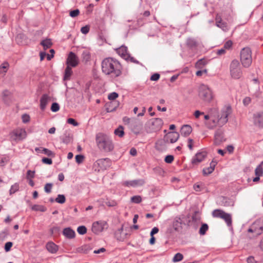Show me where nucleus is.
Returning <instances> with one entry per match:
<instances>
[{"label": "nucleus", "mask_w": 263, "mask_h": 263, "mask_svg": "<svg viewBox=\"0 0 263 263\" xmlns=\"http://www.w3.org/2000/svg\"><path fill=\"white\" fill-rule=\"evenodd\" d=\"M101 68L103 73L111 78H117L121 74V66L120 63L111 58H105L102 61Z\"/></svg>", "instance_id": "f257e3e1"}, {"label": "nucleus", "mask_w": 263, "mask_h": 263, "mask_svg": "<svg viewBox=\"0 0 263 263\" xmlns=\"http://www.w3.org/2000/svg\"><path fill=\"white\" fill-rule=\"evenodd\" d=\"M96 140L97 144L101 150L109 152L114 149V146L112 140L107 135L99 133L96 135Z\"/></svg>", "instance_id": "f03ea898"}, {"label": "nucleus", "mask_w": 263, "mask_h": 263, "mask_svg": "<svg viewBox=\"0 0 263 263\" xmlns=\"http://www.w3.org/2000/svg\"><path fill=\"white\" fill-rule=\"evenodd\" d=\"M199 97L206 102H210L214 99V94L212 90L208 85L201 84L198 88Z\"/></svg>", "instance_id": "7ed1b4c3"}, {"label": "nucleus", "mask_w": 263, "mask_h": 263, "mask_svg": "<svg viewBox=\"0 0 263 263\" xmlns=\"http://www.w3.org/2000/svg\"><path fill=\"white\" fill-rule=\"evenodd\" d=\"M240 61L243 67H249L252 63V53L249 47L243 48L240 53Z\"/></svg>", "instance_id": "20e7f679"}, {"label": "nucleus", "mask_w": 263, "mask_h": 263, "mask_svg": "<svg viewBox=\"0 0 263 263\" xmlns=\"http://www.w3.org/2000/svg\"><path fill=\"white\" fill-rule=\"evenodd\" d=\"M163 123V121L160 118L152 119L147 122L145 128L148 133L155 132L161 129Z\"/></svg>", "instance_id": "39448f33"}, {"label": "nucleus", "mask_w": 263, "mask_h": 263, "mask_svg": "<svg viewBox=\"0 0 263 263\" xmlns=\"http://www.w3.org/2000/svg\"><path fill=\"white\" fill-rule=\"evenodd\" d=\"M231 77L234 79H239L242 75L240 63L237 60H233L230 65Z\"/></svg>", "instance_id": "423d86ee"}, {"label": "nucleus", "mask_w": 263, "mask_h": 263, "mask_svg": "<svg viewBox=\"0 0 263 263\" xmlns=\"http://www.w3.org/2000/svg\"><path fill=\"white\" fill-rule=\"evenodd\" d=\"M212 216L213 217L219 218L224 220L228 227L232 226V219L230 214L226 213L221 210L216 209L213 211Z\"/></svg>", "instance_id": "0eeeda50"}, {"label": "nucleus", "mask_w": 263, "mask_h": 263, "mask_svg": "<svg viewBox=\"0 0 263 263\" xmlns=\"http://www.w3.org/2000/svg\"><path fill=\"white\" fill-rule=\"evenodd\" d=\"M108 228V224L106 221L100 220L95 221L92 223L91 230L94 233L99 234L106 230Z\"/></svg>", "instance_id": "6e6552de"}, {"label": "nucleus", "mask_w": 263, "mask_h": 263, "mask_svg": "<svg viewBox=\"0 0 263 263\" xmlns=\"http://www.w3.org/2000/svg\"><path fill=\"white\" fill-rule=\"evenodd\" d=\"M232 112L231 107L229 105L225 106L221 111V116L218 118V124L221 126L228 121V116Z\"/></svg>", "instance_id": "1a4fd4ad"}, {"label": "nucleus", "mask_w": 263, "mask_h": 263, "mask_svg": "<svg viewBox=\"0 0 263 263\" xmlns=\"http://www.w3.org/2000/svg\"><path fill=\"white\" fill-rule=\"evenodd\" d=\"M10 136L13 140H22L26 138L27 133L25 129L17 128L10 133Z\"/></svg>", "instance_id": "9d476101"}, {"label": "nucleus", "mask_w": 263, "mask_h": 263, "mask_svg": "<svg viewBox=\"0 0 263 263\" xmlns=\"http://www.w3.org/2000/svg\"><path fill=\"white\" fill-rule=\"evenodd\" d=\"M110 165V161L108 158L101 159L98 160L94 164V167L96 168L95 170L99 172L100 171H104L106 170L109 167Z\"/></svg>", "instance_id": "9b49d317"}, {"label": "nucleus", "mask_w": 263, "mask_h": 263, "mask_svg": "<svg viewBox=\"0 0 263 263\" xmlns=\"http://www.w3.org/2000/svg\"><path fill=\"white\" fill-rule=\"evenodd\" d=\"M226 140L223 129L221 128L217 129L214 135V144L216 146H218L225 142Z\"/></svg>", "instance_id": "f8f14e48"}, {"label": "nucleus", "mask_w": 263, "mask_h": 263, "mask_svg": "<svg viewBox=\"0 0 263 263\" xmlns=\"http://www.w3.org/2000/svg\"><path fill=\"white\" fill-rule=\"evenodd\" d=\"M79 59L78 57L72 52H70L66 60L67 66L76 67L78 65Z\"/></svg>", "instance_id": "ddd939ff"}, {"label": "nucleus", "mask_w": 263, "mask_h": 263, "mask_svg": "<svg viewBox=\"0 0 263 263\" xmlns=\"http://www.w3.org/2000/svg\"><path fill=\"white\" fill-rule=\"evenodd\" d=\"M207 154L205 152L197 153L192 158V163L194 165H197L201 162L206 157Z\"/></svg>", "instance_id": "4468645a"}, {"label": "nucleus", "mask_w": 263, "mask_h": 263, "mask_svg": "<svg viewBox=\"0 0 263 263\" xmlns=\"http://www.w3.org/2000/svg\"><path fill=\"white\" fill-rule=\"evenodd\" d=\"M254 124L259 127H263V112H258L253 115Z\"/></svg>", "instance_id": "2eb2a0df"}, {"label": "nucleus", "mask_w": 263, "mask_h": 263, "mask_svg": "<svg viewBox=\"0 0 263 263\" xmlns=\"http://www.w3.org/2000/svg\"><path fill=\"white\" fill-rule=\"evenodd\" d=\"M249 232L254 233L255 235L257 236L261 234L263 232V227L259 224V222H255L248 230Z\"/></svg>", "instance_id": "dca6fc26"}, {"label": "nucleus", "mask_w": 263, "mask_h": 263, "mask_svg": "<svg viewBox=\"0 0 263 263\" xmlns=\"http://www.w3.org/2000/svg\"><path fill=\"white\" fill-rule=\"evenodd\" d=\"M216 25L224 31H227L229 30V27L226 23L222 21L221 15L217 14L215 18Z\"/></svg>", "instance_id": "f3484780"}, {"label": "nucleus", "mask_w": 263, "mask_h": 263, "mask_svg": "<svg viewBox=\"0 0 263 263\" xmlns=\"http://www.w3.org/2000/svg\"><path fill=\"white\" fill-rule=\"evenodd\" d=\"M144 183L143 180H134L132 181H126L123 182V185L128 187H136L142 185Z\"/></svg>", "instance_id": "a211bd4d"}, {"label": "nucleus", "mask_w": 263, "mask_h": 263, "mask_svg": "<svg viewBox=\"0 0 263 263\" xmlns=\"http://www.w3.org/2000/svg\"><path fill=\"white\" fill-rule=\"evenodd\" d=\"M179 138V134L177 132H171L166 137L167 141L171 143L176 142Z\"/></svg>", "instance_id": "6ab92c4d"}, {"label": "nucleus", "mask_w": 263, "mask_h": 263, "mask_svg": "<svg viewBox=\"0 0 263 263\" xmlns=\"http://www.w3.org/2000/svg\"><path fill=\"white\" fill-rule=\"evenodd\" d=\"M205 125L209 129H213L218 124V118L211 117V119L205 122Z\"/></svg>", "instance_id": "aec40b11"}, {"label": "nucleus", "mask_w": 263, "mask_h": 263, "mask_svg": "<svg viewBox=\"0 0 263 263\" xmlns=\"http://www.w3.org/2000/svg\"><path fill=\"white\" fill-rule=\"evenodd\" d=\"M63 234L64 236L68 239H72L74 238L76 235L75 232L70 228H66L64 229L63 231Z\"/></svg>", "instance_id": "412c9836"}, {"label": "nucleus", "mask_w": 263, "mask_h": 263, "mask_svg": "<svg viewBox=\"0 0 263 263\" xmlns=\"http://www.w3.org/2000/svg\"><path fill=\"white\" fill-rule=\"evenodd\" d=\"M46 247L47 250L52 254L56 253L59 250L58 246L53 242H48Z\"/></svg>", "instance_id": "4be33fe9"}, {"label": "nucleus", "mask_w": 263, "mask_h": 263, "mask_svg": "<svg viewBox=\"0 0 263 263\" xmlns=\"http://www.w3.org/2000/svg\"><path fill=\"white\" fill-rule=\"evenodd\" d=\"M192 128L189 125H184L181 128L180 133L183 136L186 137L189 136L192 132Z\"/></svg>", "instance_id": "5701e85b"}, {"label": "nucleus", "mask_w": 263, "mask_h": 263, "mask_svg": "<svg viewBox=\"0 0 263 263\" xmlns=\"http://www.w3.org/2000/svg\"><path fill=\"white\" fill-rule=\"evenodd\" d=\"M50 100V97L47 95H43L40 100V107L42 110H44L46 105Z\"/></svg>", "instance_id": "b1692460"}, {"label": "nucleus", "mask_w": 263, "mask_h": 263, "mask_svg": "<svg viewBox=\"0 0 263 263\" xmlns=\"http://www.w3.org/2000/svg\"><path fill=\"white\" fill-rule=\"evenodd\" d=\"M92 248L90 245H83V246H81V247L78 248L77 249V251L79 253L87 254L91 250H92Z\"/></svg>", "instance_id": "393cba45"}, {"label": "nucleus", "mask_w": 263, "mask_h": 263, "mask_svg": "<svg viewBox=\"0 0 263 263\" xmlns=\"http://www.w3.org/2000/svg\"><path fill=\"white\" fill-rule=\"evenodd\" d=\"M61 139L63 143L68 144L72 141V137L69 132H66L62 136Z\"/></svg>", "instance_id": "a878e982"}, {"label": "nucleus", "mask_w": 263, "mask_h": 263, "mask_svg": "<svg viewBox=\"0 0 263 263\" xmlns=\"http://www.w3.org/2000/svg\"><path fill=\"white\" fill-rule=\"evenodd\" d=\"M35 151L37 153H44L48 156H53L54 154L50 150L43 147H36Z\"/></svg>", "instance_id": "bb28decb"}, {"label": "nucleus", "mask_w": 263, "mask_h": 263, "mask_svg": "<svg viewBox=\"0 0 263 263\" xmlns=\"http://www.w3.org/2000/svg\"><path fill=\"white\" fill-rule=\"evenodd\" d=\"M155 148L159 151H163L165 149V145L163 140H158L155 144Z\"/></svg>", "instance_id": "cd10ccee"}, {"label": "nucleus", "mask_w": 263, "mask_h": 263, "mask_svg": "<svg viewBox=\"0 0 263 263\" xmlns=\"http://www.w3.org/2000/svg\"><path fill=\"white\" fill-rule=\"evenodd\" d=\"M182 220L180 217H176L173 222V227L176 230H178L181 228Z\"/></svg>", "instance_id": "c85d7f7f"}, {"label": "nucleus", "mask_w": 263, "mask_h": 263, "mask_svg": "<svg viewBox=\"0 0 263 263\" xmlns=\"http://www.w3.org/2000/svg\"><path fill=\"white\" fill-rule=\"evenodd\" d=\"M52 44L51 40L49 39L43 40L41 43V45L43 47L44 50L49 48Z\"/></svg>", "instance_id": "c756f323"}, {"label": "nucleus", "mask_w": 263, "mask_h": 263, "mask_svg": "<svg viewBox=\"0 0 263 263\" xmlns=\"http://www.w3.org/2000/svg\"><path fill=\"white\" fill-rule=\"evenodd\" d=\"M72 73V71L71 67L67 66L65 70V74L64 77V80L67 81L69 80L70 78V77Z\"/></svg>", "instance_id": "7c9ffc66"}, {"label": "nucleus", "mask_w": 263, "mask_h": 263, "mask_svg": "<svg viewBox=\"0 0 263 263\" xmlns=\"http://www.w3.org/2000/svg\"><path fill=\"white\" fill-rule=\"evenodd\" d=\"M214 167H215V164H212V163H211L210 167L205 168L203 170V171H202L203 174L204 175H208L209 174H210L214 170Z\"/></svg>", "instance_id": "2f4dec72"}, {"label": "nucleus", "mask_w": 263, "mask_h": 263, "mask_svg": "<svg viewBox=\"0 0 263 263\" xmlns=\"http://www.w3.org/2000/svg\"><path fill=\"white\" fill-rule=\"evenodd\" d=\"M123 231V228H121L119 229L118 231L116 232L115 236L118 240L119 241H124V239L125 238V236H122L121 233Z\"/></svg>", "instance_id": "473e14b6"}, {"label": "nucleus", "mask_w": 263, "mask_h": 263, "mask_svg": "<svg viewBox=\"0 0 263 263\" xmlns=\"http://www.w3.org/2000/svg\"><path fill=\"white\" fill-rule=\"evenodd\" d=\"M114 134L116 136H119V137H123L124 135L123 127L122 126H120L118 128L115 130Z\"/></svg>", "instance_id": "72a5a7b5"}, {"label": "nucleus", "mask_w": 263, "mask_h": 263, "mask_svg": "<svg viewBox=\"0 0 263 263\" xmlns=\"http://www.w3.org/2000/svg\"><path fill=\"white\" fill-rule=\"evenodd\" d=\"M31 209L35 211L45 212L46 208L42 205L35 204L31 207Z\"/></svg>", "instance_id": "f704fd0d"}, {"label": "nucleus", "mask_w": 263, "mask_h": 263, "mask_svg": "<svg viewBox=\"0 0 263 263\" xmlns=\"http://www.w3.org/2000/svg\"><path fill=\"white\" fill-rule=\"evenodd\" d=\"M66 198L64 195L59 194L55 199V201L57 203L63 204L65 202Z\"/></svg>", "instance_id": "c9c22d12"}, {"label": "nucleus", "mask_w": 263, "mask_h": 263, "mask_svg": "<svg viewBox=\"0 0 263 263\" xmlns=\"http://www.w3.org/2000/svg\"><path fill=\"white\" fill-rule=\"evenodd\" d=\"M9 64L8 63H4L0 66V74H4L7 71Z\"/></svg>", "instance_id": "e433bc0d"}, {"label": "nucleus", "mask_w": 263, "mask_h": 263, "mask_svg": "<svg viewBox=\"0 0 263 263\" xmlns=\"http://www.w3.org/2000/svg\"><path fill=\"white\" fill-rule=\"evenodd\" d=\"M206 64V61L204 59L198 60L196 63V67L198 69L202 68Z\"/></svg>", "instance_id": "4c0bfd02"}, {"label": "nucleus", "mask_w": 263, "mask_h": 263, "mask_svg": "<svg viewBox=\"0 0 263 263\" xmlns=\"http://www.w3.org/2000/svg\"><path fill=\"white\" fill-rule=\"evenodd\" d=\"M187 44L191 47H194L197 46L198 43L194 39H189L187 41Z\"/></svg>", "instance_id": "58836bf2"}, {"label": "nucleus", "mask_w": 263, "mask_h": 263, "mask_svg": "<svg viewBox=\"0 0 263 263\" xmlns=\"http://www.w3.org/2000/svg\"><path fill=\"white\" fill-rule=\"evenodd\" d=\"M255 173L257 176H261L263 174V170L261 164L259 165L255 170Z\"/></svg>", "instance_id": "ea45409f"}, {"label": "nucleus", "mask_w": 263, "mask_h": 263, "mask_svg": "<svg viewBox=\"0 0 263 263\" xmlns=\"http://www.w3.org/2000/svg\"><path fill=\"white\" fill-rule=\"evenodd\" d=\"M183 255L180 253H178L176 254H175V255L173 257V262H178V261L182 260L183 259Z\"/></svg>", "instance_id": "a19ab883"}, {"label": "nucleus", "mask_w": 263, "mask_h": 263, "mask_svg": "<svg viewBox=\"0 0 263 263\" xmlns=\"http://www.w3.org/2000/svg\"><path fill=\"white\" fill-rule=\"evenodd\" d=\"M208 226L206 224H203L199 230V233L201 235H204L208 230Z\"/></svg>", "instance_id": "79ce46f5"}, {"label": "nucleus", "mask_w": 263, "mask_h": 263, "mask_svg": "<svg viewBox=\"0 0 263 263\" xmlns=\"http://www.w3.org/2000/svg\"><path fill=\"white\" fill-rule=\"evenodd\" d=\"M19 189V185L17 183H15L13 185H12L10 189V194H14L16 191H17Z\"/></svg>", "instance_id": "37998d69"}, {"label": "nucleus", "mask_w": 263, "mask_h": 263, "mask_svg": "<svg viewBox=\"0 0 263 263\" xmlns=\"http://www.w3.org/2000/svg\"><path fill=\"white\" fill-rule=\"evenodd\" d=\"M77 231L79 234L83 235L86 233L87 229L85 226H80L78 228Z\"/></svg>", "instance_id": "c03bdc74"}, {"label": "nucleus", "mask_w": 263, "mask_h": 263, "mask_svg": "<svg viewBox=\"0 0 263 263\" xmlns=\"http://www.w3.org/2000/svg\"><path fill=\"white\" fill-rule=\"evenodd\" d=\"M53 184L51 183H46L44 186V191L47 193H50L51 191Z\"/></svg>", "instance_id": "a18cd8bd"}, {"label": "nucleus", "mask_w": 263, "mask_h": 263, "mask_svg": "<svg viewBox=\"0 0 263 263\" xmlns=\"http://www.w3.org/2000/svg\"><path fill=\"white\" fill-rule=\"evenodd\" d=\"M131 201L136 203H139L142 201V198L140 196H134L131 198Z\"/></svg>", "instance_id": "49530a36"}, {"label": "nucleus", "mask_w": 263, "mask_h": 263, "mask_svg": "<svg viewBox=\"0 0 263 263\" xmlns=\"http://www.w3.org/2000/svg\"><path fill=\"white\" fill-rule=\"evenodd\" d=\"M60 109L59 105L57 103H53L51 107V110L53 112H57Z\"/></svg>", "instance_id": "de8ad7c7"}, {"label": "nucleus", "mask_w": 263, "mask_h": 263, "mask_svg": "<svg viewBox=\"0 0 263 263\" xmlns=\"http://www.w3.org/2000/svg\"><path fill=\"white\" fill-rule=\"evenodd\" d=\"M174 158L172 155H167L165 157L164 161L167 163H171L174 161Z\"/></svg>", "instance_id": "09e8293b"}, {"label": "nucleus", "mask_w": 263, "mask_h": 263, "mask_svg": "<svg viewBox=\"0 0 263 263\" xmlns=\"http://www.w3.org/2000/svg\"><path fill=\"white\" fill-rule=\"evenodd\" d=\"M84 159V156L81 155H78L76 156V161L79 164L81 163L83 161Z\"/></svg>", "instance_id": "8fccbe9b"}, {"label": "nucleus", "mask_w": 263, "mask_h": 263, "mask_svg": "<svg viewBox=\"0 0 263 263\" xmlns=\"http://www.w3.org/2000/svg\"><path fill=\"white\" fill-rule=\"evenodd\" d=\"M13 243L12 242L9 241L5 243V250L6 252H9L11 247H12Z\"/></svg>", "instance_id": "3c124183"}, {"label": "nucleus", "mask_w": 263, "mask_h": 263, "mask_svg": "<svg viewBox=\"0 0 263 263\" xmlns=\"http://www.w3.org/2000/svg\"><path fill=\"white\" fill-rule=\"evenodd\" d=\"M80 13V11L78 9H76L72 11H71L69 13V15L72 17H74L77 16Z\"/></svg>", "instance_id": "603ef678"}, {"label": "nucleus", "mask_w": 263, "mask_h": 263, "mask_svg": "<svg viewBox=\"0 0 263 263\" xmlns=\"http://www.w3.org/2000/svg\"><path fill=\"white\" fill-rule=\"evenodd\" d=\"M118 97V94L116 92H112L110 93L108 96V98L110 100H114L117 98Z\"/></svg>", "instance_id": "864d4df0"}, {"label": "nucleus", "mask_w": 263, "mask_h": 263, "mask_svg": "<svg viewBox=\"0 0 263 263\" xmlns=\"http://www.w3.org/2000/svg\"><path fill=\"white\" fill-rule=\"evenodd\" d=\"M232 42L231 41H227L224 45L223 48L225 49H230L232 46Z\"/></svg>", "instance_id": "5fc2aeb1"}, {"label": "nucleus", "mask_w": 263, "mask_h": 263, "mask_svg": "<svg viewBox=\"0 0 263 263\" xmlns=\"http://www.w3.org/2000/svg\"><path fill=\"white\" fill-rule=\"evenodd\" d=\"M67 123L72 124L73 126H77L78 125V123L76 122V121L72 118H69L67 120Z\"/></svg>", "instance_id": "6e6d98bb"}, {"label": "nucleus", "mask_w": 263, "mask_h": 263, "mask_svg": "<svg viewBox=\"0 0 263 263\" xmlns=\"http://www.w3.org/2000/svg\"><path fill=\"white\" fill-rule=\"evenodd\" d=\"M22 119L24 123H27L30 120V117L29 115L25 114L22 116Z\"/></svg>", "instance_id": "4d7b16f0"}, {"label": "nucleus", "mask_w": 263, "mask_h": 263, "mask_svg": "<svg viewBox=\"0 0 263 263\" xmlns=\"http://www.w3.org/2000/svg\"><path fill=\"white\" fill-rule=\"evenodd\" d=\"M194 189L197 192L201 191L202 189V185L199 184H196L194 185Z\"/></svg>", "instance_id": "13d9d810"}, {"label": "nucleus", "mask_w": 263, "mask_h": 263, "mask_svg": "<svg viewBox=\"0 0 263 263\" xmlns=\"http://www.w3.org/2000/svg\"><path fill=\"white\" fill-rule=\"evenodd\" d=\"M251 102V99L250 97H246L243 100V103L245 105H249Z\"/></svg>", "instance_id": "bf43d9fd"}, {"label": "nucleus", "mask_w": 263, "mask_h": 263, "mask_svg": "<svg viewBox=\"0 0 263 263\" xmlns=\"http://www.w3.org/2000/svg\"><path fill=\"white\" fill-rule=\"evenodd\" d=\"M160 78V74L158 73H155L153 74L151 77V80L152 81H158Z\"/></svg>", "instance_id": "052dcab7"}, {"label": "nucleus", "mask_w": 263, "mask_h": 263, "mask_svg": "<svg viewBox=\"0 0 263 263\" xmlns=\"http://www.w3.org/2000/svg\"><path fill=\"white\" fill-rule=\"evenodd\" d=\"M42 161L44 163L47 164H51L52 163V160L47 158H43Z\"/></svg>", "instance_id": "680f3d73"}, {"label": "nucleus", "mask_w": 263, "mask_h": 263, "mask_svg": "<svg viewBox=\"0 0 263 263\" xmlns=\"http://www.w3.org/2000/svg\"><path fill=\"white\" fill-rule=\"evenodd\" d=\"M89 28L88 26H85L84 27H83L81 28V31L82 32V33H83V34H86L88 32H89Z\"/></svg>", "instance_id": "e2e57ef3"}, {"label": "nucleus", "mask_w": 263, "mask_h": 263, "mask_svg": "<svg viewBox=\"0 0 263 263\" xmlns=\"http://www.w3.org/2000/svg\"><path fill=\"white\" fill-rule=\"evenodd\" d=\"M106 204L108 206H114L116 205L117 203L115 201H109L106 202Z\"/></svg>", "instance_id": "0e129e2a"}, {"label": "nucleus", "mask_w": 263, "mask_h": 263, "mask_svg": "<svg viewBox=\"0 0 263 263\" xmlns=\"http://www.w3.org/2000/svg\"><path fill=\"white\" fill-rule=\"evenodd\" d=\"M106 251V249L104 248H100L97 250H95L93 253L95 254H99L101 253H104Z\"/></svg>", "instance_id": "69168bd1"}, {"label": "nucleus", "mask_w": 263, "mask_h": 263, "mask_svg": "<svg viewBox=\"0 0 263 263\" xmlns=\"http://www.w3.org/2000/svg\"><path fill=\"white\" fill-rule=\"evenodd\" d=\"M159 232V229L157 227H154L152 230L150 235H154V234L157 233Z\"/></svg>", "instance_id": "338daca9"}, {"label": "nucleus", "mask_w": 263, "mask_h": 263, "mask_svg": "<svg viewBox=\"0 0 263 263\" xmlns=\"http://www.w3.org/2000/svg\"><path fill=\"white\" fill-rule=\"evenodd\" d=\"M248 263H255V260L253 256H249L247 258Z\"/></svg>", "instance_id": "774afa93"}]
</instances>
